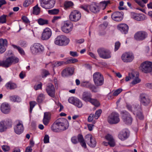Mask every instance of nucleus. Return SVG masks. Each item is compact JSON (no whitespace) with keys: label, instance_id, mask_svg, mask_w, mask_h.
<instances>
[{"label":"nucleus","instance_id":"nucleus-1","mask_svg":"<svg viewBox=\"0 0 152 152\" xmlns=\"http://www.w3.org/2000/svg\"><path fill=\"white\" fill-rule=\"evenodd\" d=\"M69 124L67 119L61 118L58 119L51 127L54 132H60L67 129Z\"/></svg>","mask_w":152,"mask_h":152},{"label":"nucleus","instance_id":"nucleus-2","mask_svg":"<svg viewBox=\"0 0 152 152\" xmlns=\"http://www.w3.org/2000/svg\"><path fill=\"white\" fill-rule=\"evenodd\" d=\"M19 59L15 56L10 57L5 60L0 61V66L5 68H8L12 64H16L19 61Z\"/></svg>","mask_w":152,"mask_h":152},{"label":"nucleus","instance_id":"nucleus-3","mask_svg":"<svg viewBox=\"0 0 152 152\" xmlns=\"http://www.w3.org/2000/svg\"><path fill=\"white\" fill-rule=\"evenodd\" d=\"M12 124V120L10 118H7L0 122V132H3L7 129L11 128Z\"/></svg>","mask_w":152,"mask_h":152},{"label":"nucleus","instance_id":"nucleus-4","mask_svg":"<svg viewBox=\"0 0 152 152\" xmlns=\"http://www.w3.org/2000/svg\"><path fill=\"white\" fill-rule=\"evenodd\" d=\"M70 41L69 39L66 36L63 35L58 36L55 39L54 43L59 46L67 45Z\"/></svg>","mask_w":152,"mask_h":152},{"label":"nucleus","instance_id":"nucleus-5","mask_svg":"<svg viewBox=\"0 0 152 152\" xmlns=\"http://www.w3.org/2000/svg\"><path fill=\"white\" fill-rule=\"evenodd\" d=\"M93 78L94 84L96 86H100L104 84V77L100 73L96 72L94 73L93 75Z\"/></svg>","mask_w":152,"mask_h":152},{"label":"nucleus","instance_id":"nucleus-6","mask_svg":"<svg viewBox=\"0 0 152 152\" xmlns=\"http://www.w3.org/2000/svg\"><path fill=\"white\" fill-rule=\"evenodd\" d=\"M140 68L145 73L151 72H152V62L149 61L144 62L141 64Z\"/></svg>","mask_w":152,"mask_h":152},{"label":"nucleus","instance_id":"nucleus-7","mask_svg":"<svg viewBox=\"0 0 152 152\" xmlns=\"http://www.w3.org/2000/svg\"><path fill=\"white\" fill-rule=\"evenodd\" d=\"M120 121L119 115L116 112H113L108 116L107 121L110 124H115Z\"/></svg>","mask_w":152,"mask_h":152},{"label":"nucleus","instance_id":"nucleus-8","mask_svg":"<svg viewBox=\"0 0 152 152\" xmlns=\"http://www.w3.org/2000/svg\"><path fill=\"white\" fill-rule=\"evenodd\" d=\"M99 57L102 58L108 59L111 57V52L108 49L101 48L97 50Z\"/></svg>","mask_w":152,"mask_h":152},{"label":"nucleus","instance_id":"nucleus-9","mask_svg":"<svg viewBox=\"0 0 152 152\" xmlns=\"http://www.w3.org/2000/svg\"><path fill=\"white\" fill-rule=\"evenodd\" d=\"M41 6L45 9L53 8L55 4V0H39Z\"/></svg>","mask_w":152,"mask_h":152},{"label":"nucleus","instance_id":"nucleus-10","mask_svg":"<svg viewBox=\"0 0 152 152\" xmlns=\"http://www.w3.org/2000/svg\"><path fill=\"white\" fill-rule=\"evenodd\" d=\"M148 34L145 31H141L137 32L134 35V39L137 41H141L145 40L148 37Z\"/></svg>","mask_w":152,"mask_h":152},{"label":"nucleus","instance_id":"nucleus-11","mask_svg":"<svg viewBox=\"0 0 152 152\" xmlns=\"http://www.w3.org/2000/svg\"><path fill=\"white\" fill-rule=\"evenodd\" d=\"M134 58L133 54L130 52H125L122 54L121 56L122 60L126 63L131 62L134 60Z\"/></svg>","mask_w":152,"mask_h":152},{"label":"nucleus","instance_id":"nucleus-12","mask_svg":"<svg viewBox=\"0 0 152 152\" xmlns=\"http://www.w3.org/2000/svg\"><path fill=\"white\" fill-rule=\"evenodd\" d=\"M85 140L87 144L90 147L94 148L96 145L95 139L91 134H88L85 137Z\"/></svg>","mask_w":152,"mask_h":152},{"label":"nucleus","instance_id":"nucleus-13","mask_svg":"<svg viewBox=\"0 0 152 152\" xmlns=\"http://www.w3.org/2000/svg\"><path fill=\"white\" fill-rule=\"evenodd\" d=\"M139 98L141 104L144 106H147L151 103V99L148 95L145 93L140 94Z\"/></svg>","mask_w":152,"mask_h":152},{"label":"nucleus","instance_id":"nucleus-14","mask_svg":"<svg viewBox=\"0 0 152 152\" xmlns=\"http://www.w3.org/2000/svg\"><path fill=\"white\" fill-rule=\"evenodd\" d=\"M122 118L123 121L126 124H129L132 123V119L130 114L126 111L121 112Z\"/></svg>","mask_w":152,"mask_h":152},{"label":"nucleus","instance_id":"nucleus-15","mask_svg":"<svg viewBox=\"0 0 152 152\" xmlns=\"http://www.w3.org/2000/svg\"><path fill=\"white\" fill-rule=\"evenodd\" d=\"M81 17V13L77 10L72 12L69 15V19L72 21L77 22L80 19Z\"/></svg>","mask_w":152,"mask_h":152},{"label":"nucleus","instance_id":"nucleus-16","mask_svg":"<svg viewBox=\"0 0 152 152\" xmlns=\"http://www.w3.org/2000/svg\"><path fill=\"white\" fill-rule=\"evenodd\" d=\"M73 27V25L71 24L70 22L65 21L63 26L61 27V29L64 32L68 34L72 30Z\"/></svg>","mask_w":152,"mask_h":152},{"label":"nucleus","instance_id":"nucleus-17","mask_svg":"<svg viewBox=\"0 0 152 152\" xmlns=\"http://www.w3.org/2000/svg\"><path fill=\"white\" fill-rule=\"evenodd\" d=\"M16 122L17 123L14 127V132L16 134H20L23 132L24 129L23 126L22 121L17 120Z\"/></svg>","mask_w":152,"mask_h":152},{"label":"nucleus","instance_id":"nucleus-18","mask_svg":"<svg viewBox=\"0 0 152 152\" xmlns=\"http://www.w3.org/2000/svg\"><path fill=\"white\" fill-rule=\"evenodd\" d=\"M124 13L122 12L116 11L114 12L111 15L112 19L116 21H120L123 19Z\"/></svg>","mask_w":152,"mask_h":152},{"label":"nucleus","instance_id":"nucleus-19","mask_svg":"<svg viewBox=\"0 0 152 152\" xmlns=\"http://www.w3.org/2000/svg\"><path fill=\"white\" fill-rule=\"evenodd\" d=\"M48 94L50 97L54 98L55 96V89L54 86L51 83H48L46 88Z\"/></svg>","mask_w":152,"mask_h":152},{"label":"nucleus","instance_id":"nucleus-20","mask_svg":"<svg viewBox=\"0 0 152 152\" xmlns=\"http://www.w3.org/2000/svg\"><path fill=\"white\" fill-rule=\"evenodd\" d=\"M81 86L83 87L89 88L92 92H96L98 91L97 88L94 84L89 81H85L82 82L81 83Z\"/></svg>","mask_w":152,"mask_h":152},{"label":"nucleus","instance_id":"nucleus-21","mask_svg":"<svg viewBox=\"0 0 152 152\" xmlns=\"http://www.w3.org/2000/svg\"><path fill=\"white\" fill-rule=\"evenodd\" d=\"M69 103H71L78 108L82 107L83 104L82 102L78 99L73 97H71L68 99Z\"/></svg>","mask_w":152,"mask_h":152},{"label":"nucleus","instance_id":"nucleus-22","mask_svg":"<svg viewBox=\"0 0 152 152\" xmlns=\"http://www.w3.org/2000/svg\"><path fill=\"white\" fill-rule=\"evenodd\" d=\"M52 35L51 30L47 28L45 29L42 34L41 39L43 40H47L49 39Z\"/></svg>","mask_w":152,"mask_h":152},{"label":"nucleus","instance_id":"nucleus-23","mask_svg":"<svg viewBox=\"0 0 152 152\" xmlns=\"http://www.w3.org/2000/svg\"><path fill=\"white\" fill-rule=\"evenodd\" d=\"M105 138L108 141V142H103V144L105 146H107L109 145L111 147L115 146V144L113 137L110 134H107L105 136Z\"/></svg>","mask_w":152,"mask_h":152},{"label":"nucleus","instance_id":"nucleus-24","mask_svg":"<svg viewBox=\"0 0 152 152\" xmlns=\"http://www.w3.org/2000/svg\"><path fill=\"white\" fill-rule=\"evenodd\" d=\"M131 17L137 21L144 20L146 19V17L144 15L137 14L133 12L131 13Z\"/></svg>","mask_w":152,"mask_h":152},{"label":"nucleus","instance_id":"nucleus-25","mask_svg":"<svg viewBox=\"0 0 152 152\" xmlns=\"http://www.w3.org/2000/svg\"><path fill=\"white\" fill-rule=\"evenodd\" d=\"M74 71L73 68L68 67L64 69L61 72V74L62 77H65L72 75Z\"/></svg>","mask_w":152,"mask_h":152},{"label":"nucleus","instance_id":"nucleus-26","mask_svg":"<svg viewBox=\"0 0 152 152\" xmlns=\"http://www.w3.org/2000/svg\"><path fill=\"white\" fill-rule=\"evenodd\" d=\"M7 41L6 39H0V53H2L6 50V48L7 47Z\"/></svg>","mask_w":152,"mask_h":152},{"label":"nucleus","instance_id":"nucleus-27","mask_svg":"<svg viewBox=\"0 0 152 152\" xmlns=\"http://www.w3.org/2000/svg\"><path fill=\"white\" fill-rule=\"evenodd\" d=\"M91 94L89 91H85L83 92L82 99L86 102H88L92 98Z\"/></svg>","mask_w":152,"mask_h":152},{"label":"nucleus","instance_id":"nucleus-28","mask_svg":"<svg viewBox=\"0 0 152 152\" xmlns=\"http://www.w3.org/2000/svg\"><path fill=\"white\" fill-rule=\"evenodd\" d=\"M117 28L123 34H125L128 33L129 27L126 24L121 23L119 24L117 26Z\"/></svg>","mask_w":152,"mask_h":152},{"label":"nucleus","instance_id":"nucleus-29","mask_svg":"<svg viewBox=\"0 0 152 152\" xmlns=\"http://www.w3.org/2000/svg\"><path fill=\"white\" fill-rule=\"evenodd\" d=\"M10 108L9 104L6 103H3L1 106V111L4 114H7L10 112Z\"/></svg>","mask_w":152,"mask_h":152},{"label":"nucleus","instance_id":"nucleus-30","mask_svg":"<svg viewBox=\"0 0 152 152\" xmlns=\"http://www.w3.org/2000/svg\"><path fill=\"white\" fill-rule=\"evenodd\" d=\"M98 4L95 3H92L89 7L90 10L94 13H96L99 11Z\"/></svg>","mask_w":152,"mask_h":152},{"label":"nucleus","instance_id":"nucleus-31","mask_svg":"<svg viewBox=\"0 0 152 152\" xmlns=\"http://www.w3.org/2000/svg\"><path fill=\"white\" fill-rule=\"evenodd\" d=\"M128 136L129 134L127 131L124 130L120 133L118 137L121 140H124L128 137Z\"/></svg>","mask_w":152,"mask_h":152},{"label":"nucleus","instance_id":"nucleus-32","mask_svg":"<svg viewBox=\"0 0 152 152\" xmlns=\"http://www.w3.org/2000/svg\"><path fill=\"white\" fill-rule=\"evenodd\" d=\"M140 106L139 104H134L132 106L129 104H127L126 105V107L128 110L131 112H132L135 115L136 113L134 112V110H137V106Z\"/></svg>","mask_w":152,"mask_h":152},{"label":"nucleus","instance_id":"nucleus-33","mask_svg":"<svg viewBox=\"0 0 152 152\" xmlns=\"http://www.w3.org/2000/svg\"><path fill=\"white\" fill-rule=\"evenodd\" d=\"M137 110H134V112L136 114L135 115H136L137 118H138L140 120H142L143 119V116L142 114V113L141 111V108L140 106L138 105L137 106Z\"/></svg>","mask_w":152,"mask_h":152},{"label":"nucleus","instance_id":"nucleus-34","mask_svg":"<svg viewBox=\"0 0 152 152\" xmlns=\"http://www.w3.org/2000/svg\"><path fill=\"white\" fill-rule=\"evenodd\" d=\"M77 139L81 146L85 148H86V144L83 135L81 134H78L77 136Z\"/></svg>","mask_w":152,"mask_h":152},{"label":"nucleus","instance_id":"nucleus-35","mask_svg":"<svg viewBox=\"0 0 152 152\" xmlns=\"http://www.w3.org/2000/svg\"><path fill=\"white\" fill-rule=\"evenodd\" d=\"M110 4V0L103 1L100 2L99 4H98L99 10L100 9L103 10H104L107 5Z\"/></svg>","mask_w":152,"mask_h":152},{"label":"nucleus","instance_id":"nucleus-36","mask_svg":"<svg viewBox=\"0 0 152 152\" xmlns=\"http://www.w3.org/2000/svg\"><path fill=\"white\" fill-rule=\"evenodd\" d=\"M139 74L137 72L134 73V77H133V78L132 79L133 80L132 82V84L133 85L139 83L140 82L141 80L139 78Z\"/></svg>","mask_w":152,"mask_h":152},{"label":"nucleus","instance_id":"nucleus-37","mask_svg":"<svg viewBox=\"0 0 152 152\" xmlns=\"http://www.w3.org/2000/svg\"><path fill=\"white\" fill-rule=\"evenodd\" d=\"M12 46L15 49L18 50L19 53L21 55H25V52L23 49L20 47L17 46L15 45L12 44Z\"/></svg>","mask_w":152,"mask_h":152},{"label":"nucleus","instance_id":"nucleus-38","mask_svg":"<svg viewBox=\"0 0 152 152\" xmlns=\"http://www.w3.org/2000/svg\"><path fill=\"white\" fill-rule=\"evenodd\" d=\"M6 87L7 89H12L16 87V85L14 83L9 82L6 84Z\"/></svg>","mask_w":152,"mask_h":152},{"label":"nucleus","instance_id":"nucleus-39","mask_svg":"<svg viewBox=\"0 0 152 152\" xmlns=\"http://www.w3.org/2000/svg\"><path fill=\"white\" fill-rule=\"evenodd\" d=\"M38 24L40 25L48 24V20L42 18H39L37 20Z\"/></svg>","mask_w":152,"mask_h":152},{"label":"nucleus","instance_id":"nucleus-40","mask_svg":"<svg viewBox=\"0 0 152 152\" xmlns=\"http://www.w3.org/2000/svg\"><path fill=\"white\" fill-rule=\"evenodd\" d=\"M30 50L33 54L36 55L38 53L36 43L34 44L31 47Z\"/></svg>","mask_w":152,"mask_h":152},{"label":"nucleus","instance_id":"nucleus-41","mask_svg":"<svg viewBox=\"0 0 152 152\" xmlns=\"http://www.w3.org/2000/svg\"><path fill=\"white\" fill-rule=\"evenodd\" d=\"M40 12V8L38 7V4H37L33 8V13L35 15H38Z\"/></svg>","mask_w":152,"mask_h":152},{"label":"nucleus","instance_id":"nucleus-42","mask_svg":"<svg viewBox=\"0 0 152 152\" xmlns=\"http://www.w3.org/2000/svg\"><path fill=\"white\" fill-rule=\"evenodd\" d=\"M10 100L13 102H20L21 101L20 98L18 96H10Z\"/></svg>","mask_w":152,"mask_h":152},{"label":"nucleus","instance_id":"nucleus-43","mask_svg":"<svg viewBox=\"0 0 152 152\" xmlns=\"http://www.w3.org/2000/svg\"><path fill=\"white\" fill-rule=\"evenodd\" d=\"M45 99V95L43 94H41L39 95L37 97V101L39 104L42 103Z\"/></svg>","mask_w":152,"mask_h":152},{"label":"nucleus","instance_id":"nucleus-44","mask_svg":"<svg viewBox=\"0 0 152 152\" xmlns=\"http://www.w3.org/2000/svg\"><path fill=\"white\" fill-rule=\"evenodd\" d=\"M88 102L96 107H98L100 104L99 102L96 99H93L92 98Z\"/></svg>","mask_w":152,"mask_h":152},{"label":"nucleus","instance_id":"nucleus-45","mask_svg":"<svg viewBox=\"0 0 152 152\" xmlns=\"http://www.w3.org/2000/svg\"><path fill=\"white\" fill-rule=\"evenodd\" d=\"M38 53H41L44 50V48L43 45L39 43H36Z\"/></svg>","mask_w":152,"mask_h":152},{"label":"nucleus","instance_id":"nucleus-46","mask_svg":"<svg viewBox=\"0 0 152 152\" xmlns=\"http://www.w3.org/2000/svg\"><path fill=\"white\" fill-rule=\"evenodd\" d=\"M50 73L48 71L45 69H42L41 71V75L43 78H45L47 76L49 75Z\"/></svg>","mask_w":152,"mask_h":152},{"label":"nucleus","instance_id":"nucleus-47","mask_svg":"<svg viewBox=\"0 0 152 152\" xmlns=\"http://www.w3.org/2000/svg\"><path fill=\"white\" fill-rule=\"evenodd\" d=\"M59 10L58 9H54L48 10V13L50 15H57L59 12Z\"/></svg>","mask_w":152,"mask_h":152},{"label":"nucleus","instance_id":"nucleus-48","mask_svg":"<svg viewBox=\"0 0 152 152\" xmlns=\"http://www.w3.org/2000/svg\"><path fill=\"white\" fill-rule=\"evenodd\" d=\"M64 64H66V61H57L56 62H55L54 64L53 65V67H57Z\"/></svg>","mask_w":152,"mask_h":152},{"label":"nucleus","instance_id":"nucleus-49","mask_svg":"<svg viewBox=\"0 0 152 152\" xmlns=\"http://www.w3.org/2000/svg\"><path fill=\"white\" fill-rule=\"evenodd\" d=\"M30 104V109L29 112L31 113L32 112L33 108L37 104V103L35 101H31L29 103Z\"/></svg>","mask_w":152,"mask_h":152},{"label":"nucleus","instance_id":"nucleus-50","mask_svg":"<svg viewBox=\"0 0 152 152\" xmlns=\"http://www.w3.org/2000/svg\"><path fill=\"white\" fill-rule=\"evenodd\" d=\"M73 5V3L70 1H66L64 3V6L65 8H66L72 7Z\"/></svg>","mask_w":152,"mask_h":152},{"label":"nucleus","instance_id":"nucleus-51","mask_svg":"<svg viewBox=\"0 0 152 152\" xmlns=\"http://www.w3.org/2000/svg\"><path fill=\"white\" fill-rule=\"evenodd\" d=\"M134 72H132V73H129V76H127L126 77L125 80L126 81H128L130 79H132L134 77Z\"/></svg>","mask_w":152,"mask_h":152},{"label":"nucleus","instance_id":"nucleus-52","mask_svg":"<svg viewBox=\"0 0 152 152\" xmlns=\"http://www.w3.org/2000/svg\"><path fill=\"white\" fill-rule=\"evenodd\" d=\"M7 15H3L0 17V23H6V17Z\"/></svg>","mask_w":152,"mask_h":152},{"label":"nucleus","instance_id":"nucleus-53","mask_svg":"<svg viewBox=\"0 0 152 152\" xmlns=\"http://www.w3.org/2000/svg\"><path fill=\"white\" fill-rule=\"evenodd\" d=\"M66 61V64L71 63H74L78 61V60L75 58H72Z\"/></svg>","mask_w":152,"mask_h":152},{"label":"nucleus","instance_id":"nucleus-54","mask_svg":"<svg viewBox=\"0 0 152 152\" xmlns=\"http://www.w3.org/2000/svg\"><path fill=\"white\" fill-rule=\"evenodd\" d=\"M102 111L101 109H99L97 110L95 113L94 115V118L95 119H97L100 115L102 113Z\"/></svg>","mask_w":152,"mask_h":152},{"label":"nucleus","instance_id":"nucleus-55","mask_svg":"<svg viewBox=\"0 0 152 152\" xmlns=\"http://www.w3.org/2000/svg\"><path fill=\"white\" fill-rule=\"evenodd\" d=\"M45 118H47L50 120L51 118V113L50 112H45L44 113V117Z\"/></svg>","mask_w":152,"mask_h":152},{"label":"nucleus","instance_id":"nucleus-56","mask_svg":"<svg viewBox=\"0 0 152 152\" xmlns=\"http://www.w3.org/2000/svg\"><path fill=\"white\" fill-rule=\"evenodd\" d=\"M122 91L121 89L119 88L115 91L113 93V95L114 96H118Z\"/></svg>","mask_w":152,"mask_h":152},{"label":"nucleus","instance_id":"nucleus-57","mask_svg":"<svg viewBox=\"0 0 152 152\" xmlns=\"http://www.w3.org/2000/svg\"><path fill=\"white\" fill-rule=\"evenodd\" d=\"M120 45L121 43L119 42H116L115 44V51L119 49Z\"/></svg>","mask_w":152,"mask_h":152},{"label":"nucleus","instance_id":"nucleus-58","mask_svg":"<svg viewBox=\"0 0 152 152\" xmlns=\"http://www.w3.org/2000/svg\"><path fill=\"white\" fill-rule=\"evenodd\" d=\"M43 141L45 143H49V137L48 135H45L44 137Z\"/></svg>","mask_w":152,"mask_h":152},{"label":"nucleus","instance_id":"nucleus-59","mask_svg":"<svg viewBox=\"0 0 152 152\" xmlns=\"http://www.w3.org/2000/svg\"><path fill=\"white\" fill-rule=\"evenodd\" d=\"M71 141L74 144H76L78 142L77 138L76 136H73L71 138Z\"/></svg>","mask_w":152,"mask_h":152},{"label":"nucleus","instance_id":"nucleus-60","mask_svg":"<svg viewBox=\"0 0 152 152\" xmlns=\"http://www.w3.org/2000/svg\"><path fill=\"white\" fill-rule=\"evenodd\" d=\"M2 149L4 152L8 151L10 149L9 146L6 145H3L2 146Z\"/></svg>","mask_w":152,"mask_h":152},{"label":"nucleus","instance_id":"nucleus-61","mask_svg":"<svg viewBox=\"0 0 152 152\" xmlns=\"http://www.w3.org/2000/svg\"><path fill=\"white\" fill-rule=\"evenodd\" d=\"M89 5H86L84 6H82L81 7V8L82 9H83V10H84L85 11H86V12H89Z\"/></svg>","mask_w":152,"mask_h":152},{"label":"nucleus","instance_id":"nucleus-62","mask_svg":"<svg viewBox=\"0 0 152 152\" xmlns=\"http://www.w3.org/2000/svg\"><path fill=\"white\" fill-rule=\"evenodd\" d=\"M136 2L140 6L142 7H144L145 6V4L142 2L140 0H137Z\"/></svg>","mask_w":152,"mask_h":152},{"label":"nucleus","instance_id":"nucleus-63","mask_svg":"<svg viewBox=\"0 0 152 152\" xmlns=\"http://www.w3.org/2000/svg\"><path fill=\"white\" fill-rule=\"evenodd\" d=\"M136 2L140 6L142 7H144L145 6V4L142 2L140 0H137Z\"/></svg>","mask_w":152,"mask_h":152},{"label":"nucleus","instance_id":"nucleus-64","mask_svg":"<svg viewBox=\"0 0 152 152\" xmlns=\"http://www.w3.org/2000/svg\"><path fill=\"white\" fill-rule=\"evenodd\" d=\"M94 115V114H91L88 117V122H91L93 120Z\"/></svg>","mask_w":152,"mask_h":152}]
</instances>
